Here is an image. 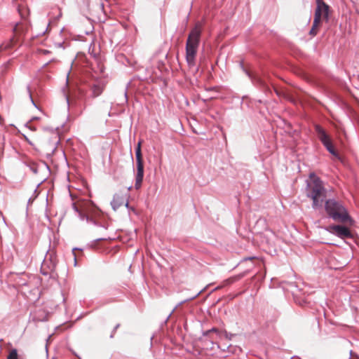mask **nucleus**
<instances>
[{
	"label": "nucleus",
	"mask_w": 359,
	"mask_h": 359,
	"mask_svg": "<svg viewBox=\"0 0 359 359\" xmlns=\"http://www.w3.org/2000/svg\"><path fill=\"white\" fill-rule=\"evenodd\" d=\"M7 359H18V355L16 349H12L10 351Z\"/></svg>",
	"instance_id": "4468645a"
},
{
	"label": "nucleus",
	"mask_w": 359,
	"mask_h": 359,
	"mask_svg": "<svg viewBox=\"0 0 359 359\" xmlns=\"http://www.w3.org/2000/svg\"><path fill=\"white\" fill-rule=\"evenodd\" d=\"M318 27L319 26H314V24H313L312 27L309 32V34L313 36H316L318 32Z\"/></svg>",
	"instance_id": "dca6fc26"
},
{
	"label": "nucleus",
	"mask_w": 359,
	"mask_h": 359,
	"mask_svg": "<svg viewBox=\"0 0 359 359\" xmlns=\"http://www.w3.org/2000/svg\"><path fill=\"white\" fill-rule=\"evenodd\" d=\"M124 204H125L126 207H127V208L128 207V200H126Z\"/></svg>",
	"instance_id": "4be33fe9"
},
{
	"label": "nucleus",
	"mask_w": 359,
	"mask_h": 359,
	"mask_svg": "<svg viewBox=\"0 0 359 359\" xmlns=\"http://www.w3.org/2000/svg\"><path fill=\"white\" fill-rule=\"evenodd\" d=\"M316 135L326 149L334 156L339 158V156L334 149L330 137L327 134L326 131L318 124L314 126Z\"/></svg>",
	"instance_id": "39448f33"
},
{
	"label": "nucleus",
	"mask_w": 359,
	"mask_h": 359,
	"mask_svg": "<svg viewBox=\"0 0 359 359\" xmlns=\"http://www.w3.org/2000/svg\"><path fill=\"white\" fill-rule=\"evenodd\" d=\"M325 210L327 217L335 222L352 224L353 220L341 201L329 198L325 201Z\"/></svg>",
	"instance_id": "f257e3e1"
},
{
	"label": "nucleus",
	"mask_w": 359,
	"mask_h": 359,
	"mask_svg": "<svg viewBox=\"0 0 359 359\" xmlns=\"http://www.w3.org/2000/svg\"><path fill=\"white\" fill-rule=\"evenodd\" d=\"M26 29H27V26L25 24H23L22 22L17 23L15 25L13 30V36H16V38H18L19 40H20L21 36L25 33Z\"/></svg>",
	"instance_id": "1a4fd4ad"
},
{
	"label": "nucleus",
	"mask_w": 359,
	"mask_h": 359,
	"mask_svg": "<svg viewBox=\"0 0 359 359\" xmlns=\"http://www.w3.org/2000/svg\"><path fill=\"white\" fill-rule=\"evenodd\" d=\"M299 304H301V305H303L304 304H306V302L305 300H303L302 302H298Z\"/></svg>",
	"instance_id": "412c9836"
},
{
	"label": "nucleus",
	"mask_w": 359,
	"mask_h": 359,
	"mask_svg": "<svg viewBox=\"0 0 359 359\" xmlns=\"http://www.w3.org/2000/svg\"><path fill=\"white\" fill-rule=\"evenodd\" d=\"M27 92H28L30 99L32 100V90L29 86H27Z\"/></svg>",
	"instance_id": "f3484780"
},
{
	"label": "nucleus",
	"mask_w": 359,
	"mask_h": 359,
	"mask_svg": "<svg viewBox=\"0 0 359 359\" xmlns=\"http://www.w3.org/2000/svg\"><path fill=\"white\" fill-rule=\"evenodd\" d=\"M135 158L137 163V173L135 176V188L139 189L143 181L144 177V163L141 151V142H139L135 148Z\"/></svg>",
	"instance_id": "423d86ee"
},
{
	"label": "nucleus",
	"mask_w": 359,
	"mask_h": 359,
	"mask_svg": "<svg viewBox=\"0 0 359 359\" xmlns=\"http://www.w3.org/2000/svg\"><path fill=\"white\" fill-rule=\"evenodd\" d=\"M41 53H43V54H48L50 53L49 50H40Z\"/></svg>",
	"instance_id": "6ab92c4d"
},
{
	"label": "nucleus",
	"mask_w": 359,
	"mask_h": 359,
	"mask_svg": "<svg viewBox=\"0 0 359 359\" xmlns=\"http://www.w3.org/2000/svg\"><path fill=\"white\" fill-rule=\"evenodd\" d=\"M20 41L18 38L13 36L8 42L4 43L0 46V51L13 48Z\"/></svg>",
	"instance_id": "9d476101"
},
{
	"label": "nucleus",
	"mask_w": 359,
	"mask_h": 359,
	"mask_svg": "<svg viewBox=\"0 0 359 359\" xmlns=\"http://www.w3.org/2000/svg\"><path fill=\"white\" fill-rule=\"evenodd\" d=\"M321 18H323V17L321 15H320V14H319V9L315 10L314 19H313V24H314V26L320 25V22H321Z\"/></svg>",
	"instance_id": "f8f14e48"
},
{
	"label": "nucleus",
	"mask_w": 359,
	"mask_h": 359,
	"mask_svg": "<svg viewBox=\"0 0 359 359\" xmlns=\"http://www.w3.org/2000/svg\"><path fill=\"white\" fill-rule=\"evenodd\" d=\"M257 82L262 85V86H264V82L261 79H257Z\"/></svg>",
	"instance_id": "a211bd4d"
},
{
	"label": "nucleus",
	"mask_w": 359,
	"mask_h": 359,
	"mask_svg": "<svg viewBox=\"0 0 359 359\" xmlns=\"http://www.w3.org/2000/svg\"><path fill=\"white\" fill-rule=\"evenodd\" d=\"M326 230L341 238H352V233L349 229L342 225H330L326 228Z\"/></svg>",
	"instance_id": "0eeeda50"
},
{
	"label": "nucleus",
	"mask_w": 359,
	"mask_h": 359,
	"mask_svg": "<svg viewBox=\"0 0 359 359\" xmlns=\"http://www.w3.org/2000/svg\"><path fill=\"white\" fill-rule=\"evenodd\" d=\"M91 90L93 92V96L95 97L100 95L102 92V88L99 85H93Z\"/></svg>",
	"instance_id": "9b49d317"
},
{
	"label": "nucleus",
	"mask_w": 359,
	"mask_h": 359,
	"mask_svg": "<svg viewBox=\"0 0 359 359\" xmlns=\"http://www.w3.org/2000/svg\"><path fill=\"white\" fill-rule=\"evenodd\" d=\"M294 299H296V302H297V294H294Z\"/></svg>",
	"instance_id": "393cba45"
},
{
	"label": "nucleus",
	"mask_w": 359,
	"mask_h": 359,
	"mask_svg": "<svg viewBox=\"0 0 359 359\" xmlns=\"http://www.w3.org/2000/svg\"><path fill=\"white\" fill-rule=\"evenodd\" d=\"M74 209L76 210V211H79L78 209H77V207H76V205L74 203Z\"/></svg>",
	"instance_id": "b1692460"
},
{
	"label": "nucleus",
	"mask_w": 359,
	"mask_h": 359,
	"mask_svg": "<svg viewBox=\"0 0 359 359\" xmlns=\"http://www.w3.org/2000/svg\"><path fill=\"white\" fill-rule=\"evenodd\" d=\"M245 72L247 74V75L252 79V76L251 75V74L247 70H245Z\"/></svg>",
	"instance_id": "aec40b11"
},
{
	"label": "nucleus",
	"mask_w": 359,
	"mask_h": 359,
	"mask_svg": "<svg viewBox=\"0 0 359 359\" xmlns=\"http://www.w3.org/2000/svg\"><path fill=\"white\" fill-rule=\"evenodd\" d=\"M215 332L217 334H220L222 333V332L220 330H219L217 328L213 327V328L208 330L205 331V332H203V336H207L210 332Z\"/></svg>",
	"instance_id": "2eb2a0df"
},
{
	"label": "nucleus",
	"mask_w": 359,
	"mask_h": 359,
	"mask_svg": "<svg viewBox=\"0 0 359 359\" xmlns=\"http://www.w3.org/2000/svg\"><path fill=\"white\" fill-rule=\"evenodd\" d=\"M222 333L220 334H217L218 337H222L224 336L226 339L229 340H231L233 337L235 336L234 334L229 333L226 330H220Z\"/></svg>",
	"instance_id": "ddd939ff"
},
{
	"label": "nucleus",
	"mask_w": 359,
	"mask_h": 359,
	"mask_svg": "<svg viewBox=\"0 0 359 359\" xmlns=\"http://www.w3.org/2000/svg\"><path fill=\"white\" fill-rule=\"evenodd\" d=\"M175 309L172 310V311L171 312V313L169 314V316H168V318L167 320L169 319V318L171 316L172 313L174 312Z\"/></svg>",
	"instance_id": "5701e85b"
},
{
	"label": "nucleus",
	"mask_w": 359,
	"mask_h": 359,
	"mask_svg": "<svg viewBox=\"0 0 359 359\" xmlns=\"http://www.w3.org/2000/svg\"><path fill=\"white\" fill-rule=\"evenodd\" d=\"M310 177L313 179L311 183L308 184V197L313 201L312 207L317 209L322 206L323 198L325 197V189L320 179L315 175L314 173L310 174Z\"/></svg>",
	"instance_id": "7ed1b4c3"
},
{
	"label": "nucleus",
	"mask_w": 359,
	"mask_h": 359,
	"mask_svg": "<svg viewBox=\"0 0 359 359\" xmlns=\"http://www.w3.org/2000/svg\"><path fill=\"white\" fill-rule=\"evenodd\" d=\"M316 135L326 149L334 156L339 158V156L334 149L330 137L327 134L326 131L318 124L314 126Z\"/></svg>",
	"instance_id": "20e7f679"
},
{
	"label": "nucleus",
	"mask_w": 359,
	"mask_h": 359,
	"mask_svg": "<svg viewBox=\"0 0 359 359\" xmlns=\"http://www.w3.org/2000/svg\"><path fill=\"white\" fill-rule=\"evenodd\" d=\"M201 32V25L198 22L189 34L186 43V60L189 67L195 66Z\"/></svg>",
	"instance_id": "f03ea898"
},
{
	"label": "nucleus",
	"mask_w": 359,
	"mask_h": 359,
	"mask_svg": "<svg viewBox=\"0 0 359 359\" xmlns=\"http://www.w3.org/2000/svg\"><path fill=\"white\" fill-rule=\"evenodd\" d=\"M319 9V14L327 22L329 20V6L323 0H316V10Z\"/></svg>",
	"instance_id": "6e6552de"
}]
</instances>
